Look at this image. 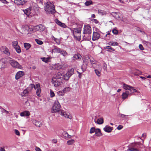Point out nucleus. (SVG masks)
<instances>
[{
	"instance_id": "5701e85b",
	"label": "nucleus",
	"mask_w": 151,
	"mask_h": 151,
	"mask_svg": "<svg viewBox=\"0 0 151 151\" xmlns=\"http://www.w3.org/2000/svg\"><path fill=\"white\" fill-rule=\"evenodd\" d=\"M30 115V112L27 111H25L20 113V116H29Z\"/></svg>"
},
{
	"instance_id": "f3484780",
	"label": "nucleus",
	"mask_w": 151,
	"mask_h": 151,
	"mask_svg": "<svg viewBox=\"0 0 151 151\" xmlns=\"http://www.w3.org/2000/svg\"><path fill=\"white\" fill-rule=\"evenodd\" d=\"M81 58L82 56L80 54H75L71 58L73 61H75L77 60H81Z\"/></svg>"
},
{
	"instance_id": "0e129e2a",
	"label": "nucleus",
	"mask_w": 151,
	"mask_h": 151,
	"mask_svg": "<svg viewBox=\"0 0 151 151\" xmlns=\"http://www.w3.org/2000/svg\"><path fill=\"white\" fill-rule=\"evenodd\" d=\"M36 151H42L40 148L38 147H36L35 148Z\"/></svg>"
},
{
	"instance_id": "423d86ee",
	"label": "nucleus",
	"mask_w": 151,
	"mask_h": 151,
	"mask_svg": "<svg viewBox=\"0 0 151 151\" xmlns=\"http://www.w3.org/2000/svg\"><path fill=\"white\" fill-rule=\"evenodd\" d=\"M8 59L10 64L13 67L15 68L22 69V66L17 61L9 57H8Z\"/></svg>"
},
{
	"instance_id": "4c0bfd02",
	"label": "nucleus",
	"mask_w": 151,
	"mask_h": 151,
	"mask_svg": "<svg viewBox=\"0 0 151 151\" xmlns=\"http://www.w3.org/2000/svg\"><path fill=\"white\" fill-rule=\"evenodd\" d=\"M38 27H39V29L40 30V31H44L45 29V26L41 24L39 25L38 26Z\"/></svg>"
},
{
	"instance_id": "473e14b6",
	"label": "nucleus",
	"mask_w": 151,
	"mask_h": 151,
	"mask_svg": "<svg viewBox=\"0 0 151 151\" xmlns=\"http://www.w3.org/2000/svg\"><path fill=\"white\" fill-rule=\"evenodd\" d=\"M28 28V26L27 25L24 26L23 27H22V33H25L26 31L27 30V29H26V28Z\"/></svg>"
},
{
	"instance_id": "864d4df0",
	"label": "nucleus",
	"mask_w": 151,
	"mask_h": 151,
	"mask_svg": "<svg viewBox=\"0 0 151 151\" xmlns=\"http://www.w3.org/2000/svg\"><path fill=\"white\" fill-rule=\"evenodd\" d=\"M91 21L93 22L96 24H98L99 22L96 19H93L91 20Z\"/></svg>"
},
{
	"instance_id": "dca6fc26",
	"label": "nucleus",
	"mask_w": 151,
	"mask_h": 151,
	"mask_svg": "<svg viewBox=\"0 0 151 151\" xmlns=\"http://www.w3.org/2000/svg\"><path fill=\"white\" fill-rule=\"evenodd\" d=\"M24 75V72L23 71H19L17 72L15 78L16 80H18L20 77H22Z\"/></svg>"
},
{
	"instance_id": "0eeeda50",
	"label": "nucleus",
	"mask_w": 151,
	"mask_h": 151,
	"mask_svg": "<svg viewBox=\"0 0 151 151\" xmlns=\"http://www.w3.org/2000/svg\"><path fill=\"white\" fill-rule=\"evenodd\" d=\"M89 59L90 57L88 56H86L84 57L83 60V63L85 64L86 65V66H82L81 67V68L83 72H84L86 70Z\"/></svg>"
},
{
	"instance_id": "338daca9",
	"label": "nucleus",
	"mask_w": 151,
	"mask_h": 151,
	"mask_svg": "<svg viewBox=\"0 0 151 151\" xmlns=\"http://www.w3.org/2000/svg\"><path fill=\"white\" fill-rule=\"evenodd\" d=\"M57 142V139H54L52 140V142L54 143H56Z\"/></svg>"
},
{
	"instance_id": "3c124183",
	"label": "nucleus",
	"mask_w": 151,
	"mask_h": 151,
	"mask_svg": "<svg viewBox=\"0 0 151 151\" xmlns=\"http://www.w3.org/2000/svg\"><path fill=\"white\" fill-rule=\"evenodd\" d=\"M63 136L67 138L68 137V133L67 132L65 131L63 133Z\"/></svg>"
},
{
	"instance_id": "49530a36",
	"label": "nucleus",
	"mask_w": 151,
	"mask_h": 151,
	"mask_svg": "<svg viewBox=\"0 0 151 151\" xmlns=\"http://www.w3.org/2000/svg\"><path fill=\"white\" fill-rule=\"evenodd\" d=\"M65 92L63 90L61 91H59L58 92V93L59 96H63Z\"/></svg>"
},
{
	"instance_id": "680f3d73",
	"label": "nucleus",
	"mask_w": 151,
	"mask_h": 151,
	"mask_svg": "<svg viewBox=\"0 0 151 151\" xmlns=\"http://www.w3.org/2000/svg\"><path fill=\"white\" fill-rule=\"evenodd\" d=\"M6 7L9 10L14 11V10H13V9L11 8V7L6 6Z\"/></svg>"
},
{
	"instance_id": "8fccbe9b",
	"label": "nucleus",
	"mask_w": 151,
	"mask_h": 151,
	"mask_svg": "<svg viewBox=\"0 0 151 151\" xmlns=\"http://www.w3.org/2000/svg\"><path fill=\"white\" fill-rule=\"evenodd\" d=\"M112 32L115 35H117L118 34V30L116 29H113L112 30Z\"/></svg>"
},
{
	"instance_id": "e2e57ef3",
	"label": "nucleus",
	"mask_w": 151,
	"mask_h": 151,
	"mask_svg": "<svg viewBox=\"0 0 151 151\" xmlns=\"http://www.w3.org/2000/svg\"><path fill=\"white\" fill-rule=\"evenodd\" d=\"M0 1L4 4H7L8 3L6 0H0Z\"/></svg>"
},
{
	"instance_id": "e433bc0d",
	"label": "nucleus",
	"mask_w": 151,
	"mask_h": 151,
	"mask_svg": "<svg viewBox=\"0 0 151 151\" xmlns=\"http://www.w3.org/2000/svg\"><path fill=\"white\" fill-rule=\"evenodd\" d=\"M16 50L17 52L18 53H20L21 52V50L20 46L19 45L16 46L14 48Z\"/></svg>"
},
{
	"instance_id": "7ed1b4c3",
	"label": "nucleus",
	"mask_w": 151,
	"mask_h": 151,
	"mask_svg": "<svg viewBox=\"0 0 151 151\" xmlns=\"http://www.w3.org/2000/svg\"><path fill=\"white\" fill-rule=\"evenodd\" d=\"M141 143L139 142H135L129 145L128 151H139Z\"/></svg>"
},
{
	"instance_id": "cd10ccee",
	"label": "nucleus",
	"mask_w": 151,
	"mask_h": 151,
	"mask_svg": "<svg viewBox=\"0 0 151 151\" xmlns=\"http://www.w3.org/2000/svg\"><path fill=\"white\" fill-rule=\"evenodd\" d=\"M95 122L99 124H101L104 123V120L103 118H99L96 121H95Z\"/></svg>"
},
{
	"instance_id": "58836bf2",
	"label": "nucleus",
	"mask_w": 151,
	"mask_h": 151,
	"mask_svg": "<svg viewBox=\"0 0 151 151\" xmlns=\"http://www.w3.org/2000/svg\"><path fill=\"white\" fill-rule=\"evenodd\" d=\"M129 90L131 92L130 93H131V94L132 93H134L137 92V91L136 89H135L132 86H131L130 88L129 89Z\"/></svg>"
},
{
	"instance_id": "4be33fe9",
	"label": "nucleus",
	"mask_w": 151,
	"mask_h": 151,
	"mask_svg": "<svg viewBox=\"0 0 151 151\" xmlns=\"http://www.w3.org/2000/svg\"><path fill=\"white\" fill-rule=\"evenodd\" d=\"M55 22H56V23L58 25H59L61 27H63V28H65L66 27V26L65 25V24L62 23L58 19H56L55 20Z\"/></svg>"
},
{
	"instance_id": "603ef678",
	"label": "nucleus",
	"mask_w": 151,
	"mask_h": 151,
	"mask_svg": "<svg viewBox=\"0 0 151 151\" xmlns=\"http://www.w3.org/2000/svg\"><path fill=\"white\" fill-rule=\"evenodd\" d=\"M55 96L54 92L51 90L50 91V96L51 97H53Z\"/></svg>"
},
{
	"instance_id": "c9c22d12",
	"label": "nucleus",
	"mask_w": 151,
	"mask_h": 151,
	"mask_svg": "<svg viewBox=\"0 0 151 151\" xmlns=\"http://www.w3.org/2000/svg\"><path fill=\"white\" fill-rule=\"evenodd\" d=\"M28 93V91L27 89L24 90L22 93H21V95L22 96H26L27 95Z\"/></svg>"
},
{
	"instance_id": "1a4fd4ad",
	"label": "nucleus",
	"mask_w": 151,
	"mask_h": 151,
	"mask_svg": "<svg viewBox=\"0 0 151 151\" xmlns=\"http://www.w3.org/2000/svg\"><path fill=\"white\" fill-rule=\"evenodd\" d=\"M9 61L8 57L6 58H3L0 60V68H4L5 65Z\"/></svg>"
},
{
	"instance_id": "72a5a7b5",
	"label": "nucleus",
	"mask_w": 151,
	"mask_h": 151,
	"mask_svg": "<svg viewBox=\"0 0 151 151\" xmlns=\"http://www.w3.org/2000/svg\"><path fill=\"white\" fill-rule=\"evenodd\" d=\"M123 86L124 88L126 90H129V89L130 88L131 86L129 85H128L125 83H124L123 85Z\"/></svg>"
},
{
	"instance_id": "a211bd4d",
	"label": "nucleus",
	"mask_w": 151,
	"mask_h": 151,
	"mask_svg": "<svg viewBox=\"0 0 151 151\" xmlns=\"http://www.w3.org/2000/svg\"><path fill=\"white\" fill-rule=\"evenodd\" d=\"M54 47L52 50V53H60L62 50L61 49L58 48V47L55 46H53Z\"/></svg>"
},
{
	"instance_id": "c85d7f7f",
	"label": "nucleus",
	"mask_w": 151,
	"mask_h": 151,
	"mask_svg": "<svg viewBox=\"0 0 151 151\" xmlns=\"http://www.w3.org/2000/svg\"><path fill=\"white\" fill-rule=\"evenodd\" d=\"M61 52H60V53L64 57H65L67 56L68 55V53L65 50H62Z\"/></svg>"
},
{
	"instance_id": "7c9ffc66",
	"label": "nucleus",
	"mask_w": 151,
	"mask_h": 151,
	"mask_svg": "<svg viewBox=\"0 0 151 151\" xmlns=\"http://www.w3.org/2000/svg\"><path fill=\"white\" fill-rule=\"evenodd\" d=\"M24 46L26 50H28L31 47V45L29 43H24Z\"/></svg>"
},
{
	"instance_id": "f257e3e1",
	"label": "nucleus",
	"mask_w": 151,
	"mask_h": 151,
	"mask_svg": "<svg viewBox=\"0 0 151 151\" xmlns=\"http://www.w3.org/2000/svg\"><path fill=\"white\" fill-rule=\"evenodd\" d=\"M61 105L58 101H55L52 107L51 111L52 113L58 112L60 114L66 118L71 119L72 116L67 114L64 110H60Z\"/></svg>"
},
{
	"instance_id": "de8ad7c7",
	"label": "nucleus",
	"mask_w": 151,
	"mask_h": 151,
	"mask_svg": "<svg viewBox=\"0 0 151 151\" xmlns=\"http://www.w3.org/2000/svg\"><path fill=\"white\" fill-rule=\"evenodd\" d=\"M35 41L37 44L39 45H41L43 43L42 41L36 39L35 40Z\"/></svg>"
},
{
	"instance_id": "412c9836",
	"label": "nucleus",
	"mask_w": 151,
	"mask_h": 151,
	"mask_svg": "<svg viewBox=\"0 0 151 151\" xmlns=\"http://www.w3.org/2000/svg\"><path fill=\"white\" fill-rule=\"evenodd\" d=\"M104 130L106 132L109 133L112 131V129L110 126H106L104 128Z\"/></svg>"
},
{
	"instance_id": "4468645a",
	"label": "nucleus",
	"mask_w": 151,
	"mask_h": 151,
	"mask_svg": "<svg viewBox=\"0 0 151 151\" xmlns=\"http://www.w3.org/2000/svg\"><path fill=\"white\" fill-rule=\"evenodd\" d=\"M100 34L97 32H93V34L92 40L95 41L98 39L100 37Z\"/></svg>"
},
{
	"instance_id": "5fc2aeb1",
	"label": "nucleus",
	"mask_w": 151,
	"mask_h": 151,
	"mask_svg": "<svg viewBox=\"0 0 151 151\" xmlns=\"http://www.w3.org/2000/svg\"><path fill=\"white\" fill-rule=\"evenodd\" d=\"M14 132L15 134L18 136L20 135V133L19 132L17 129H15Z\"/></svg>"
},
{
	"instance_id": "c03bdc74",
	"label": "nucleus",
	"mask_w": 151,
	"mask_h": 151,
	"mask_svg": "<svg viewBox=\"0 0 151 151\" xmlns=\"http://www.w3.org/2000/svg\"><path fill=\"white\" fill-rule=\"evenodd\" d=\"M110 43L111 44H110L111 45V46H118L119 45L118 43L116 42H110Z\"/></svg>"
},
{
	"instance_id": "774afa93",
	"label": "nucleus",
	"mask_w": 151,
	"mask_h": 151,
	"mask_svg": "<svg viewBox=\"0 0 151 151\" xmlns=\"http://www.w3.org/2000/svg\"><path fill=\"white\" fill-rule=\"evenodd\" d=\"M120 116L122 118H124L126 116V115H125L122 114H120ZM127 116H128V115H127Z\"/></svg>"
},
{
	"instance_id": "6e6d98bb",
	"label": "nucleus",
	"mask_w": 151,
	"mask_h": 151,
	"mask_svg": "<svg viewBox=\"0 0 151 151\" xmlns=\"http://www.w3.org/2000/svg\"><path fill=\"white\" fill-rule=\"evenodd\" d=\"M139 47L140 49L141 50H144V48L142 46V45L141 44H139Z\"/></svg>"
},
{
	"instance_id": "ddd939ff",
	"label": "nucleus",
	"mask_w": 151,
	"mask_h": 151,
	"mask_svg": "<svg viewBox=\"0 0 151 151\" xmlns=\"http://www.w3.org/2000/svg\"><path fill=\"white\" fill-rule=\"evenodd\" d=\"M129 96H131V93H129V91H126L125 92L122 93V99L125 100Z\"/></svg>"
},
{
	"instance_id": "aec40b11",
	"label": "nucleus",
	"mask_w": 151,
	"mask_h": 151,
	"mask_svg": "<svg viewBox=\"0 0 151 151\" xmlns=\"http://www.w3.org/2000/svg\"><path fill=\"white\" fill-rule=\"evenodd\" d=\"M13 1L18 5H23L25 3V0H14Z\"/></svg>"
},
{
	"instance_id": "bf43d9fd",
	"label": "nucleus",
	"mask_w": 151,
	"mask_h": 151,
	"mask_svg": "<svg viewBox=\"0 0 151 151\" xmlns=\"http://www.w3.org/2000/svg\"><path fill=\"white\" fill-rule=\"evenodd\" d=\"M42 58V61L46 63H47L48 62V60L47 58Z\"/></svg>"
},
{
	"instance_id": "9d476101",
	"label": "nucleus",
	"mask_w": 151,
	"mask_h": 151,
	"mask_svg": "<svg viewBox=\"0 0 151 151\" xmlns=\"http://www.w3.org/2000/svg\"><path fill=\"white\" fill-rule=\"evenodd\" d=\"M92 31L91 27L88 24L84 25L83 28V33H91Z\"/></svg>"
},
{
	"instance_id": "4d7b16f0",
	"label": "nucleus",
	"mask_w": 151,
	"mask_h": 151,
	"mask_svg": "<svg viewBox=\"0 0 151 151\" xmlns=\"http://www.w3.org/2000/svg\"><path fill=\"white\" fill-rule=\"evenodd\" d=\"M29 87L31 88L32 89L33 88H34L35 89L36 86H35L34 84H31L30 85Z\"/></svg>"
},
{
	"instance_id": "09e8293b",
	"label": "nucleus",
	"mask_w": 151,
	"mask_h": 151,
	"mask_svg": "<svg viewBox=\"0 0 151 151\" xmlns=\"http://www.w3.org/2000/svg\"><path fill=\"white\" fill-rule=\"evenodd\" d=\"M94 66H92V67L95 69L98 68V65L99 66H101L100 64H98L97 62L94 63Z\"/></svg>"
},
{
	"instance_id": "69168bd1",
	"label": "nucleus",
	"mask_w": 151,
	"mask_h": 151,
	"mask_svg": "<svg viewBox=\"0 0 151 151\" xmlns=\"http://www.w3.org/2000/svg\"><path fill=\"white\" fill-rule=\"evenodd\" d=\"M0 151H6L4 148L2 147H0Z\"/></svg>"
},
{
	"instance_id": "79ce46f5",
	"label": "nucleus",
	"mask_w": 151,
	"mask_h": 151,
	"mask_svg": "<svg viewBox=\"0 0 151 151\" xmlns=\"http://www.w3.org/2000/svg\"><path fill=\"white\" fill-rule=\"evenodd\" d=\"M93 4V2L91 0L87 1H86L85 3V5L86 6H89L91 4Z\"/></svg>"
},
{
	"instance_id": "13d9d810",
	"label": "nucleus",
	"mask_w": 151,
	"mask_h": 151,
	"mask_svg": "<svg viewBox=\"0 0 151 151\" xmlns=\"http://www.w3.org/2000/svg\"><path fill=\"white\" fill-rule=\"evenodd\" d=\"M70 90V88L69 87H67L65 88L63 90L64 91V92H65L66 91H69Z\"/></svg>"
},
{
	"instance_id": "393cba45",
	"label": "nucleus",
	"mask_w": 151,
	"mask_h": 151,
	"mask_svg": "<svg viewBox=\"0 0 151 151\" xmlns=\"http://www.w3.org/2000/svg\"><path fill=\"white\" fill-rule=\"evenodd\" d=\"M96 135L97 137L101 136L103 134L101 132L100 129L99 128L96 129V131L95 132Z\"/></svg>"
},
{
	"instance_id": "2eb2a0df",
	"label": "nucleus",
	"mask_w": 151,
	"mask_h": 151,
	"mask_svg": "<svg viewBox=\"0 0 151 151\" xmlns=\"http://www.w3.org/2000/svg\"><path fill=\"white\" fill-rule=\"evenodd\" d=\"M102 68L101 66L98 65V68L95 69L94 71L96 75L98 77H100L101 75V72Z\"/></svg>"
},
{
	"instance_id": "37998d69",
	"label": "nucleus",
	"mask_w": 151,
	"mask_h": 151,
	"mask_svg": "<svg viewBox=\"0 0 151 151\" xmlns=\"http://www.w3.org/2000/svg\"><path fill=\"white\" fill-rule=\"evenodd\" d=\"M12 45L14 48L17 46L18 45V42L16 41H13L12 43Z\"/></svg>"
},
{
	"instance_id": "c756f323",
	"label": "nucleus",
	"mask_w": 151,
	"mask_h": 151,
	"mask_svg": "<svg viewBox=\"0 0 151 151\" xmlns=\"http://www.w3.org/2000/svg\"><path fill=\"white\" fill-rule=\"evenodd\" d=\"M104 48L105 49H108L109 50H107V51L108 52H111V51H110L109 49H110L112 50L113 51H115V49L114 48L112 47L111 46H107L105 47H104Z\"/></svg>"
},
{
	"instance_id": "39448f33",
	"label": "nucleus",
	"mask_w": 151,
	"mask_h": 151,
	"mask_svg": "<svg viewBox=\"0 0 151 151\" xmlns=\"http://www.w3.org/2000/svg\"><path fill=\"white\" fill-rule=\"evenodd\" d=\"M63 77H59V76H56V77H53L52 79V83L55 87L58 86L60 85L62 83L61 81Z\"/></svg>"
},
{
	"instance_id": "f8f14e48",
	"label": "nucleus",
	"mask_w": 151,
	"mask_h": 151,
	"mask_svg": "<svg viewBox=\"0 0 151 151\" xmlns=\"http://www.w3.org/2000/svg\"><path fill=\"white\" fill-rule=\"evenodd\" d=\"M36 89V94L37 96L40 97V93L41 92V89L40 85V83H38L36 85L35 89Z\"/></svg>"
},
{
	"instance_id": "bb28decb",
	"label": "nucleus",
	"mask_w": 151,
	"mask_h": 151,
	"mask_svg": "<svg viewBox=\"0 0 151 151\" xmlns=\"http://www.w3.org/2000/svg\"><path fill=\"white\" fill-rule=\"evenodd\" d=\"M111 15L116 19H118L120 18L119 13L118 12H113L111 13Z\"/></svg>"
},
{
	"instance_id": "6ab92c4d",
	"label": "nucleus",
	"mask_w": 151,
	"mask_h": 151,
	"mask_svg": "<svg viewBox=\"0 0 151 151\" xmlns=\"http://www.w3.org/2000/svg\"><path fill=\"white\" fill-rule=\"evenodd\" d=\"M91 33H83V40H89L91 39Z\"/></svg>"
},
{
	"instance_id": "a878e982",
	"label": "nucleus",
	"mask_w": 151,
	"mask_h": 151,
	"mask_svg": "<svg viewBox=\"0 0 151 151\" xmlns=\"http://www.w3.org/2000/svg\"><path fill=\"white\" fill-rule=\"evenodd\" d=\"M33 124L37 127H40L42 125L40 122L37 121L36 120H33Z\"/></svg>"
},
{
	"instance_id": "2f4dec72",
	"label": "nucleus",
	"mask_w": 151,
	"mask_h": 151,
	"mask_svg": "<svg viewBox=\"0 0 151 151\" xmlns=\"http://www.w3.org/2000/svg\"><path fill=\"white\" fill-rule=\"evenodd\" d=\"M50 68L52 70H58L59 68V67H58L57 65H54L50 67Z\"/></svg>"
},
{
	"instance_id": "a19ab883",
	"label": "nucleus",
	"mask_w": 151,
	"mask_h": 151,
	"mask_svg": "<svg viewBox=\"0 0 151 151\" xmlns=\"http://www.w3.org/2000/svg\"><path fill=\"white\" fill-rule=\"evenodd\" d=\"M133 73L135 76H138L141 75L142 74V72L139 70H136Z\"/></svg>"
},
{
	"instance_id": "ea45409f",
	"label": "nucleus",
	"mask_w": 151,
	"mask_h": 151,
	"mask_svg": "<svg viewBox=\"0 0 151 151\" xmlns=\"http://www.w3.org/2000/svg\"><path fill=\"white\" fill-rule=\"evenodd\" d=\"M74 142L75 140L73 139H70L67 141V144L69 145H73Z\"/></svg>"
},
{
	"instance_id": "f704fd0d",
	"label": "nucleus",
	"mask_w": 151,
	"mask_h": 151,
	"mask_svg": "<svg viewBox=\"0 0 151 151\" xmlns=\"http://www.w3.org/2000/svg\"><path fill=\"white\" fill-rule=\"evenodd\" d=\"M90 62L92 65V66H94V63L97 62V61L95 60L93 58H90Z\"/></svg>"
},
{
	"instance_id": "6e6552de",
	"label": "nucleus",
	"mask_w": 151,
	"mask_h": 151,
	"mask_svg": "<svg viewBox=\"0 0 151 151\" xmlns=\"http://www.w3.org/2000/svg\"><path fill=\"white\" fill-rule=\"evenodd\" d=\"M74 70L73 69H71L68 71L66 74L63 76V79L65 80H68L71 76L73 74Z\"/></svg>"
},
{
	"instance_id": "052dcab7",
	"label": "nucleus",
	"mask_w": 151,
	"mask_h": 151,
	"mask_svg": "<svg viewBox=\"0 0 151 151\" xmlns=\"http://www.w3.org/2000/svg\"><path fill=\"white\" fill-rule=\"evenodd\" d=\"M123 127V126L121 125H119L117 127V129L118 130H120L122 129Z\"/></svg>"
},
{
	"instance_id": "20e7f679",
	"label": "nucleus",
	"mask_w": 151,
	"mask_h": 151,
	"mask_svg": "<svg viewBox=\"0 0 151 151\" xmlns=\"http://www.w3.org/2000/svg\"><path fill=\"white\" fill-rule=\"evenodd\" d=\"M81 28L79 27L74 29L73 31L74 37L77 40L79 41L81 39Z\"/></svg>"
},
{
	"instance_id": "f03ea898",
	"label": "nucleus",
	"mask_w": 151,
	"mask_h": 151,
	"mask_svg": "<svg viewBox=\"0 0 151 151\" xmlns=\"http://www.w3.org/2000/svg\"><path fill=\"white\" fill-rule=\"evenodd\" d=\"M44 9L49 14H53L56 12L53 4L50 2L47 1L45 3Z\"/></svg>"
},
{
	"instance_id": "9b49d317",
	"label": "nucleus",
	"mask_w": 151,
	"mask_h": 151,
	"mask_svg": "<svg viewBox=\"0 0 151 151\" xmlns=\"http://www.w3.org/2000/svg\"><path fill=\"white\" fill-rule=\"evenodd\" d=\"M0 50L1 51L3 52V53H4L6 55L9 56L10 55V52L9 50L6 46H2Z\"/></svg>"
},
{
	"instance_id": "a18cd8bd",
	"label": "nucleus",
	"mask_w": 151,
	"mask_h": 151,
	"mask_svg": "<svg viewBox=\"0 0 151 151\" xmlns=\"http://www.w3.org/2000/svg\"><path fill=\"white\" fill-rule=\"evenodd\" d=\"M96 131V129L94 127H91L89 133L91 134L95 132Z\"/></svg>"
},
{
	"instance_id": "b1692460",
	"label": "nucleus",
	"mask_w": 151,
	"mask_h": 151,
	"mask_svg": "<svg viewBox=\"0 0 151 151\" xmlns=\"http://www.w3.org/2000/svg\"><path fill=\"white\" fill-rule=\"evenodd\" d=\"M32 9V7H29V8L27 9L24 11V13L26 14L27 15H29L31 13Z\"/></svg>"
}]
</instances>
